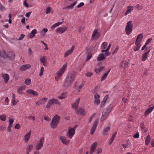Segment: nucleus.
<instances>
[{
    "label": "nucleus",
    "instance_id": "1",
    "mask_svg": "<svg viewBox=\"0 0 154 154\" xmlns=\"http://www.w3.org/2000/svg\"><path fill=\"white\" fill-rule=\"evenodd\" d=\"M112 105L110 104L106 109H104L100 119L101 122H103L106 119L107 116L112 109Z\"/></svg>",
    "mask_w": 154,
    "mask_h": 154
},
{
    "label": "nucleus",
    "instance_id": "63",
    "mask_svg": "<svg viewBox=\"0 0 154 154\" xmlns=\"http://www.w3.org/2000/svg\"><path fill=\"white\" fill-rule=\"evenodd\" d=\"M17 103V102L16 101V100H12V105L13 106H15V105Z\"/></svg>",
    "mask_w": 154,
    "mask_h": 154
},
{
    "label": "nucleus",
    "instance_id": "30",
    "mask_svg": "<svg viewBox=\"0 0 154 154\" xmlns=\"http://www.w3.org/2000/svg\"><path fill=\"white\" fill-rule=\"evenodd\" d=\"M60 119V117L59 116L57 115H56L53 117L52 119L54 121L56 122H57L59 124Z\"/></svg>",
    "mask_w": 154,
    "mask_h": 154
},
{
    "label": "nucleus",
    "instance_id": "32",
    "mask_svg": "<svg viewBox=\"0 0 154 154\" xmlns=\"http://www.w3.org/2000/svg\"><path fill=\"white\" fill-rule=\"evenodd\" d=\"M48 29L47 28H44L40 32V34L43 37L45 36V33L47 32Z\"/></svg>",
    "mask_w": 154,
    "mask_h": 154
},
{
    "label": "nucleus",
    "instance_id": "28",
    "mask_svg": "<svg viewBox=\"0 0 154 154\" xmlns=\"http://www.w3.org/2000/svg\"><path fill=\"white\" fill-rule=\"evenodd\" d=\"M2 76L3 78L4 79L5 82L7 83L9 79V75L7 74H3Z\"/></svg>",
    "mask_w": 154,
    "mask_h": 154
},
{
    "label": "nucleus",
    "instance_id": "47",
    "mask_svg": "<svg viewBox=\"0 0 154 154\" xmlns=\"http://www.w3.org/2000/svg\"><path fill=\"white\" fill-rule=\"evenodd\" d=\"M44 71V68L42 66L41 68L40 72L39 74L40 76H41L42 75H43Z\"/></svg>",
    "mask_w": 154,
    "mask_h": 154
},
{
    "label": "nucleus",
    "instance_id": "29",
    "mask_svg": "<svg viewBox=\"0 0 154 154\" xmlns=\"http://www.w3.org/2000/svg\"><path fill=\"white\" fill-rule=\"evenodd\" d=\"M154 109V106L147 109L145 112V115L146 116L150 113Z\"/></svg>",
    "mask_w": 154,
    "mask_h": 154
},
{
    "label": "nucleus",
    "instance_id": "40",
    "mask_svg": "<svg viewBox=\"0 0 154 154\" xmlns=\"http://www.w3.org/2000/svg\"><path fill=\"white\" fill-rule=\"evenodd\" d=\"M53 104H60V103L58 100L56 99H51Z\"/></svg>",
    "mask_w": 154,
    "mask_h": 154
},
{
    "label": "nucleus",
    "instance_id": "58",
    "mask_svg": "<svg viewBox=\"0 0 154 154\" xmlns=\"http://www.w3.org/2000/svg\"><path fill=\"white\" fill-rule=\"evenodd\" d=\"M84 4L83 2H81L80 3L79 5L77 6V8H81L83 6H84Z\"/></svg>",
    "mask_w": 154,
    "mask_h": 154
},
{
    "label": "nucleus",
    "instance_id": "17",
    "mask_svg": "<svg viewBox=\"0 0 154 154\" xmlns=\"http://www.w3.org/2000/svg\"><path fill=\"white\" fill-rule=\"evenodd\" d=\"M143 38V35L142 33H141L139 34L137 36L136 38L135 43H137L140 42L142 41Z\"/></svg>",
    "mask_w": 154,
    "mask_h": 154
},
{
    "label": "nucleus",
    "instance_id": "12",
    "mask_svg": "<svg viewBox=\"0 0 154 154\" xmlns=\"http://www.w3.org/2000/svg\"><path fill=\"white\" fill-rule=\"evenodd\" d=\"M97 145V143L96 142H94L91 146V148L90 149V154H92L95 151L96 147Z\"/></svg>",
    "mask_w": 154,
    "mask_h": 154
},
{
    "label": "nucleus",
    "instance_id": "59",
    "mask_svg": "<svg viewBox=\"0 0 154 154\" xmlns=\"http://www.w3.org/2000/svg\"><path fill=\"white\" fill-rule=\"evenodd\" d=\"M20 126L19 124H17L15 126V128L19 129L20 128Z\"/></svg>",
    "mask_w": 154,
    "mask_h": 154
},
{
    "label": "nucleus",
    "instance_id": "45",
    "mask_svg": "<svg viewBox=\"0 0 154 154\" xmlns=\"http://www.w3.org/2000/svg\"><path fill=\"white\" fill-rule=\"evenodd\" d=\"M115 137V136L112 135V137H111V138L110 139V140L109 141V145H110L112 144V143L113 141L114 138Z\"/></svg>",
    "mask_w": 154,
    "mask_h": 154
},
{
    "label": "nucleus",
    "instance_id": "5",
    "mask_svg": "<svg viewBox=\"0 0 154 154\" xmlns=\"http://www.w3.org/2000/svg\"><path fill=\"white\" fill-rule=\"evenodd\" d=\"M44 142V137H41L37 143L35 149L37 150H40L43 147V144Z\"/></svg>",
    "mask_w": 154,
    "mask_h": 154
},
{
    "label": "nucleus",
    "instance_id": "60",
    "mask_svg": "<svg viewBox=\"0 0 154 154\" xmlns=\"http://www.w3.org/2000/svg\"><path fill=\"white\" fill-rule=\"evenodd\" d=\"M51 8L50 7H48L47 9H46V14H47L48 13H49V12H50L51 11Z\"/></svg>",
    "mask_w": 154,
    "mask_h": 154
},
{
    "label": "nucleus",
    "instance_id": "38",
    "mask_svg": "<svg viewBox=\"0 0 154 154\" xmlns=\"http://www.w3.org/2000/svg\"><path fill=\"white\" fill-rule=\"evenodd\" d=\"M66 95L67 92H66L63 93L62 94L61 96H58V98L60 99H62L66 97Z\"/></svg>",
    "mask_w": 154,
    "mask_h": 154
},
{
    "label": "nucleus",
    "instance_id": "57",
    "mask_svg": "<svg viewBox=\"0 0 154 154\" xmlns=\"http://www.w3.org/2000/svg\"><path fill=\"white\" fill-rule=\"evenodd\" d=\"M139 134L138 132H137L135 134L134 136V137L135 138H137L139 137Z\"/></svg>",
    "mask_w": 154,
    "mask_h": 154
},
{
    "label": "nucleus",
    "instance_id": "21",
    "mask_svg": "<svg viewBox=\"0 0 154 154\" xmlns=\"http://www.w3.org/2000/svg\"><path fill=\"white\" fill-rule=\"evenodd\" d=\"M37 33V30L36 29H33L30 32L29 37L31 38H32L35 36V34Z\"/></svg>",
    "mask_w": 154,
    "mask_h": 154
},
{
    "label": "nucleus",
    "instance_id": "10",
    "mask_svg": "<svg viewBox=\"0 0 154 154\" xmlns=\"http://www.w3.org/2000/svg\"><path fill=\"white\" fill-rule=\"evenodd\" d=\"M48 98H43L40 100L37 101L36 102V105L38 106H39L40 105L43 104L46 102Z\"/></svg>",
    "mask_w": 154,
    "mask_h": 154
},
{
    "label": "nucleus",
    "instance_id": "44",
    "mask_svg": "<svg viewBox=\"0 0 154 154\" xmlns=\"http://www.w3.org/2000/svg\"><path fill=\"white\" fill-rule=\"evenodd\" d=\"M25 83L27 85H29L31 84V80L29 79H26L25 81Z\"/></svg>",
    "mask_w": 154,
    "mask_h": 154
},
{
    "label": "nucleus",
    "instance_id": "53",
    "mask_svg": "<svg viewBox=\"0 0 154 154\" xmlns=\"http://www.w3.org/2000/svg\"><path fill=\"white\" fill-rule=\"evenodd\" d=\"M9 125H12L14 122L13 119H10L9 120Z\"/></svg>",
    "mask_w": 154,
    "mask_h": 154
},
{
    "label": "nucleus",
    "instance_id": "42",
    "mask_svg": "<svg viewBox=\"0 0 154 154\" xmlns=\"http://www.w3.org/2000/svg\"><path fill=\"white\" fill-rule=\"evenodd\" d=\"M6 116L4 114L0 116V120L1 121H4L6 120Z\"/></svg>",
    "mask_w": 154,
    "mask_h": 154
},
{
    "label": "nucleus",
    "instance_id": "11",
    "mask_svg": "<svg viewBox=\"0 0 154 154\" xmlns=\"http://www.w3.org/2000/svg\"><path fill=\"white\" fill-rule=\"evenodd\" d=\"M31 67V66L29 64L23 65H22L20 68V70L23 71L26 70L27 69H29Z\"/></svg>",
    "mask_w": 154,
    "mask_h": 154
},
{
    "label": "nucleus",
    "instance_id": "26",
    "mask_svg": "<svg viewBox=\"0 0 154 154\" xmlns=\"http://www.w3.org/2000/svg\"><path fill=\"white\" fill-rule=\"evenodd\" d=\"M31 135V131H29L28 133L26 134L24 136V139L25 141L27 142L28 141L30 136Z\"/></svg>",
    "mask_w": 154,
    "mask_h": 154
},
{
    "label": "nucleus",
    "instance_id": "9",
    "mask_svg": "<svg viewBox=\"0 0 154 154\" xmlns=\"http://www.w3.org/2000/svg\"><path fill=\"white\" fill-rule=\"evenodd\" d=\"M75 75V72H72L69 73L66 78L73 82Z\"/></svg>",
    "mask_w": 154,
    "mask_h": 154
},
{
    "label": "nucleus",
    "instance_id": "16",
    "mask_svg": "<svg viewBox=\"0 0 154 154\" xmlns=\"http://www.w3.org/2000/svg\"><path fill=\"white\" fill-rule=\"evenodd\" d=\"M74 49V47L73 46L72 47L70 50H67L66 52L64 54V57H66L69 54H71L72 52Z\"/></svg>",
    "mask_w": 154,
    "mask_h": 154
},
{
    "label": "nucleus",
    "instance_id": "19",
    "mask_svg": "<svg viewBox=\"0 0 154 154\" xmlns=\"http://www.w3.org/2000/svg\"><path fill=\"white\" fill-rule=\"evenodd\" d=\"M58 124L56 122L54 121V120L52 119L51 123L50 125L51 127L53 129H55L56 128Z\"/></svg>",
    "mask_w": 154,
    "mask_h": 154
},
{
    "label": "nucleus",
    "instance_id": "50",
    "mask_svg": "<svg viewBox=\"0 0 154 154\" xmlns=\"http://www.w3.org/2000/svg\"><path fill=\"white\" fill-rule=\"evenodd\" d=\"M33 148V146L32 145H29L27 146V147L26 149V150H28L30 151Z\"/></svg>",
    "mask_w": 154,
    "mask_h": 154
},
{
    "label": "nucleus",
    "instance_id": "33",
    "mask_svg": "<svg viewBox=\"0 0 154 154\" xmlns=\"http://www.w3.org/2000/svg\"><path fill=\"white\" fill-rule=\"evenodd\" d=\"M150 141V137L149 135H148L146 138L145 140V144L146 145H148Z\"/></svg>",
    "mask_w": 154,
    "mask_h": 154
},
{
    "label": "nucleus",
    "instance_id": "2",
    "mask_svg": "<svg viewBox=\"0 0 154 154\" xmlns=\"http://www.w3.org/2000/svg\"><path fill=\"white\" fill-rule=\"evenodd\" d=\"M2 55V57L3 58H6L8 57L11 60H12L14 58V53L13 52H11L10 51H8L7 54H6L5 51L3 52Z\"/></svg>",
    "mask_w": 154,
    "mask_h": 154
},
{
    "label": "nucleus",
    "instance_id": "6",
    "mask_svg": "<svg viewBox=\"0 0 154 154\" xmlns=\"http://www.w3.org/2000/svg\"><path fill=\"white\" fill-rule=\"evenodd\" d=\"M72 82H73L72 81L66 78L64 81L63 86L65 89H67L71 85Z\"/></svg>",
    "mask_w": 154,
    "mask_h": 154
},
{
    "label": "nucleus",
    "instance_id": "62",
    "mask_svg": "<svg viewBox=\"0 0 154 154\" xmlns=\"http://www.w3.org/2000/svg\"><path fill=\"white\" fill-rule=\"evenodd\" d=\"M24 6L26 7H28V4L26 3V0H24Z\"/></svg>",
    "mask_w": 154,
    "mask_h": 154
},
{
    "label": "nucleus",
    "instance_id": "61",
    "mask_svg": "<svg viewBox=\"0 0 154 154\" xmlns=\"http://www.w3.org/2000/svg\"><path fill=\"white\" fill-rule=\"evenodd\" d=\"M31 13H32L31 11L27 13L25 15L28 18L29 17Z\"/></svg>",
    "mask_w": 154,
    "mask_h": 154
},
{
    "label": "nucleus",
    "instance_id": "37",
    "mask_svg": "<svg viewBox=\"0 0 154 154\" xmlns=\"http://www.w3.org/2000/svg\"><path fill=\"white\" fill-rule=\"evenodd\" d=\"M52 104H53V102L51 101V100H49L46 106V107L47 108H50Z\"/></svg>",
    "mask_w": 154,
    "mask_h": 154
},
{
    "label": "nucleus",
    "instance_id": "15",
    "mask_svg": "<svg viewBox=\"0 0 154 154\" xmlns=\"http://www.w3.org/2000/svg\"><path fill=\"white\" fill-rule=\"evenodd\" d=\"M95 99L94 103L97 104H98L100 103V101L99 100L100 96L97 93L95 94L94 95Z\"/></svg>",
    "mask_w": 154,
    "mask_h": 154
},
{
    "label": "nucleus",
    "instance_id": "52",
    "mask_svg": "<svg viewBox=\"0 0 154 154\" xmlns=\"http://www.w3.org/2000/svg\"><path fill=\"white\" fill-rule=\"evenodd\" d=\"M93 75V73L92 72H87L86 74V75L88 77H91Z\"/></svg>",
    "mask_w": 154,
    "mask_h": 154
},
{
    "label": "nucleus",
    "instance_id": "41",
    "mask_svg": "<svg viewBox=\"0 0 154 154\" xmlns=\"http://www.w3.org/2000/svg\"><path fill=\"white\" fill-rule=\"evenodd\" d=\"M25 88L24 86H21L19 87L17 89V92L19 93H21L22 91Z\"/></svg>",
    "mask_w": 154,
    "mask_h": 154
},
{
    "label": "nucleus",
    "instance_id": "48",
    "mask_svg": "<svg viewBox=\"0 0 154 154\" xmlns=\"http://www.w3.org/2000/svg\"><path fill=\"white\" fill-rule=\"evenodd\" d=\"M102 151V149L101 148H99L95 150V153L98 154Z\"/></svg>",
    "mask_w": 154,
    "mask_h": 154
},
{
    "label": "nucleus",
    "instance_id": "56",
    "mask_svg": "<svg viewBox=\"0 0 154 154\" xmlns=\"http://www.w3.org/2000/svg\"><path fill=\"white\" fill-rule=\"evenodd\" d=\"M132 9H129L125 13V15H127L128 14L130 13Z\"/></svg>",
    "mask_w": 154,
    "mask_h": 154
},
{
    "label": "nucleus",
    "instance_id": "14",
    "mask_svg": "<svg viewBox=\"0 0 154 154\" xmlns=\"http://www.w3.org/2000/svg\"><path fill=\"white\" fill-rule=\"evenodd\" d=\"M76 112L78 114H80L82 115H85V110L83 108H78L76 110Z\"/></svg>",
    "mask_w": 154,
    "mask_h": 154
},
{
    "label": "nucleus",
    "instance_id": "18",
    "mask_svg": "<svg viewBox=\"0 0 154 154\" xmlns=\"http://www.w3.org/2000/svg\"><path fill=\"white\" fill-rule=\"evenodd\" d=\"M67 28H63L62 27H59L56 30V32L57 33H64L66 30Z\"/></svg>",
    "mask_w": 154,
    "mask_h": 154
},
{
    "label": "nucleus",
    "instance_id": "3",
    "mask_svg": "<svg viewBox=\"0 0 154 154\" xmlns=\"http://www.w3.org/2000/svg\"><path fill=\"white\" fill-rule=\"evenodd\" d=\"M66 66V65H64L60 69V71L57 73V75L55 78L56 81H58L60 78L62 74L64 72Z\"/></svg>",
    "mask_w": 154,
    "mask_h": 154
},
{
    "label": "nucleus",
    "instance_id": "35",
    "mask_svg": "<svg viewBox=\"0 0 154 154\" xmlns=\"http://www.w3.org/2000/svg\"><path fill=\"white\" fill-rule=\"evenodd\" d=\"M110 128L109 127H107L105 128L103 130V135H106V133L108 132L110 130Z\"/></svg>",
    "mask_w": 154,
    "mask_h": 154
},
{
    "label": "nucleus",
    "instance_id": "27",
    "mask_svg": "<svg viewBox=\"0 0 154 154\" xmlns=\"http://www.w3.org/2000/svg\"><path fill=\"white\" fill-rule=\"evenodd\" d=\"M80 100V98H78V99L76 100L75 102L74 103V104H72V106L73 109H76L77 108Z\"/></svg>",
    "mask_w": 154,
    "mask_h": 154
},
{
    "label": "nucleus",
    "instance_id": "49",
    "mask_svg": "<svg viewBox=\"0 0 154 154\" xmlns=\"http://www.w3.org/2000/svg\"><path fill=\"white\" fill-rule=\"evenodd\" d=\"M92 57V54L90 53H88V55L87 56V58L86 60V61H88V60L89 59H91V58Z\"/></svg>",
    "mask_w": 154,
    "mask_h": 154
},
{
    "label": "nucleus",
    "instance_id": "31",
    "mask_svg": "<svg viewBox=\"0 0 154 154\" xmlns=\"http://www.w3.org/2000/svg\"><path fill=\"white\" fill-rule=\"evenodd\" d=\"M135 44L136 45L134 48V50L135 51H136L139 50L141 46V45L139 42L137 43H135Z\"/></svg>",
    "mask_w": 154,
    "mask_h": 154
},
{
    "label": "nucleus",
    "instance_id": "22",
    "mask_svg": "<svg viewBox=\"0 0 154 154\" xmlns=\"http://www.w3.org/2000/svg\"><path fill=\"white\" fill-rule=\"evenodd\" d=\"M106 57L103 54L101 53L99 54L98 57H97V60L98 61H100L101 60H104L105 59Z\"/></svg>",
    "mask_w": 154,
    "mask_h": 154
},
{
    "label": "nucleus",
    "instance_id": "20",
    "mask_svg": "<svg viewBox=\"0 0 154 154\" xmlns=\"http://www.w3.org/2000/svg\"><path fill=\"white\" fill-rule=\"evenodd\" d=\"M102 63H101L98 64V65L100 67L97 69L96 68H95L94 70L96 72H99L101 71L102 70L104 69V67L103 66H102Z\"/></svg>",
    "mask_w": 154,
    "mask_h": 154
},
{
    "label": "nucleus",
    "instance_id": "24",
    "mask_svg": "<svg viewBox=\"0 0 154 154\" xmlns=\"http://www.w3.org/2000/svg\"><path fill=\"white\" fill-rule=\"evenodd\" d=\"M150 51V50H149V51H147L144 53L142 57V60L143 61H145L147 59V56L149 54V53Z\"/></svg>",
    "mask_w": 154,
    "mask_h": 154
},
{
    "label": "nucleus",
    "instance_id": "7",
    "mask_svg": "<svg viewBox=\"0 0 154 154\" xmlns=\"http://www.w3.org/2000/svg\"><path fill=\"white\" fill-rule=\"evenodd\" d=\"M75 133V130L74 129L69 127L67 136L70 138H71Z\"/></svg>",
    "mask_w": 154,
    "mask_h": 154
},
{
    "label": "nucleus",
    "instance_id": "54",
    "mask_svg": "<svg viewBox=\"0 0 154 154\" xmlns=\"http://www.w3.org/2000/svg\"><path fill=\"white\" fill-rule=\"evenodd\" d=\"M25 36V35L21 34L20 38L18 39V40H21L23 39Z\"/></svg>",
    "mask_w": 154,
    "mask_h": 154
},
{
    "label": "nucleus",
    "instance_id": "8",
    "mask_svg": "<svg viewBox=\"0 0 154 154\" xmlns=\"http://www.w3.org/2000/svg\"><path fill=\"white\" fill-rule=\"evenodd\" d=\"M98 123V119H96L94 122L93 126L91 130V134H93L95 131Z\"/></svg>",
    "mask_w": 154,
    "mask_h": 154
},
{
    "label": "nucleus",
    "instance_id": "46",
    "mask_svg": "<svg viewBox=\"0 0 154 154\" xmlns=\"http://www.w3.org/2000/svg\"><path fill=\"white\" fill-rule=\"evenodd\" d=\"M62 23L61 22H58L57 23L54 24V25H53L51 27V28H54L55 27L59 26Z\"/></svg>",
    "mask_w": 154,
    "mask_h": 154
},
{
    "label": "nucleus",
    "instance_id": "34",
    "mask_svg": "<svg viewBox=\"0 0 154 154\" xmlns=\"http://www.w3.org/2000/svg\"><path fill=\"white\" fill-rule=\"evenodd\" d=\"M110 70V69L109 70L107 71V72H106V73L104 74L101 77V81H104L106 79V77L107 75H108V74H109V72Z\"/></svg>",
    "mask_w": 154,
    "mask_h": 154
},
{
    "label": "nucleus",
    "instance_id": "4",
    "mask_svg": "<svg viewBox=\"0 0 154 154\" xmlns=\"http://www.w3.org/2000/svg\"><path fill=\"white\" fill-rule=\"evenodd\" d=\"M131 23L132 21H128L127 24V26L125 28V31L127 35H129L132 31L133 26V25L131 24Z\"/></svg>",
    "mask_w": 154,
    "mask_h": 154
},
{
    "label": "nucleus",
    "instance_id": "36",
    "mask_svg": "<svg viewBox=\"0 0 154 154\" xmlns=\"http://www.w3.org/2000/svg\"><path fill=\"white\" fill-rule=\"evenodd\" d=\"M40 60L42 63L46 62L47 61L45 56H43L41 57L40 59Z\"/></svg>",
    "mask_w": 154,
    "mask_h": 154
},
{
    "label": "nucleus",
    "instance_id": "23",
    "mask_svg": "<svg viewBox=\"0 0 154 154\" xmlns=\"http://www.w3.org/2000/svg\"><path fill=\"white\" fill-rule=\"evenodd\" d=\"M77 3V1H76L74 3H72L69 6H66V7L63 8V9H72L73 8L74 6Z\"/></svg>",
    "mask_w": 154,
    "mask_h": 154
},
{
    "label": "nucleus",
    "instance_id": "64",
    "mask_svg": "<svg viewBox=\"0 0 154 154\" xmlns=\"http://www.w3.org/2000/svg\"><path fill=\"white\" fill-rule=\"evenodd\" d=\"M12 126V125H9L8 127V130L9 132L11 131V128Z\"/></svg>",
    "mask_w": 154,
    "mask_h": 154
},
{
    "label": "nucleus",
    "instance_id": "25",
    "mask_svg": "<svg viewBox=\"0 0 154 154\" xmlns=\"http://www.w3.org/2000/svg\"><path fill=\"white\" fill-rule=\"evenodd\" d=\"M26 92L28 94L33 95L37 96L38 95V93L37 92L31 89L27 90Z\"/></svg>",
    "mask_w": 154,
    "mask_h": 154
},
{
    "label": "nucleus",
    "instance_id": "43",
    "mask_svg": "<svg viewBox=\"0 0 154 154\" xmlns=\"http://www.w3.org/2000/svg\"><path fill=\"white\" fill-rule=\"evenodd\" d=\"M97 32H97V29H95L94 30V31L92 34V39H94V38L96 36V34L97 33Z\"/></svg>",
    "mask_w": 154,
    "mask_h": 154
},
{
    "label": "nucleus",
    "instance_id": "39",
    "mask_svg": "<svg viewBox=\"0 0 154 154\" xmlns=\"http://www.w3.org/2000/svg\"><path fill=\"white\" fill-rule=\"evenodd\" d=\"M107 45V42H104L102 44L101 48L103 50H105V48L106 47Z\"/></svg>",
    "mask_w": 154,
    "mask_h": 154
},
{
    "label": "nucleus",
    "instance_id": "51",
    "mask_svg": "<svg viewBox=\"0 0 154 154\" xmlns=\"http://www.w3.org/2000/svg\"><path fill=\"white\" fill-rule=\"evenodd\" d=\"M111 46V44H109V46H108V47L107 48L106 50H102L101 51V52H107V51L109 50Z\"/></svg>",
    "mask_w": 154,
    "mask_h": 154
},
{
    "label": "nucleus",
    "instance_id": "55",
    "mask_svg": "<svg viewBox=\"0 0 154 154\" xmlns=\"http://www.w3.org/2000/svg\"><path fill=\"white\" fill-rule=\"evenodd\" d=\"M152 40V38H149L148 39V40L146 41V42L145 44L146 45H147Z\"/></svg>",
    "mask_w": 154,
    "mask_h": 154
},
{
    "label": "nucleus",
    "instance_id": "13",
    "mask_svg": "<svg viewBox=\"0 0 154 154\" xmlns=\"http://www.w3.org/2000/svg\"><path fill=\"white\" fill-rule=\"evenodd\" d=\"M60 139L63 144L66 145L68 144L69 141V140H66L64 137L60 136Z\"/></svg>",
    "mask_w": 154,
    "mask_h": 154
}]
</instances>
